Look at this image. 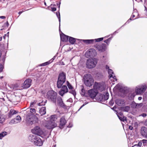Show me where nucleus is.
<instances>
[{"label": "nucleus", "instance_id": "obj_18", "mask_svg": "<svg viewBox=\"0 0 147 147\" xmlns=\"http://www.w3.org/2000/svg\"><path fill=\"white\" fill-rule=\"evenodd\" d=\"M88 94L89 96L92 98H94L96 96L97 94V92L94 89H92L88 91Z\"/></svg>", "mask_w": 147, "mask_h": 147}, {"label": "nucleus", "instance_id": "obj_38", "mask_svg": "<svg viewBox=\"0 0 147 147\" xmlns=\"http://www.w3.org/2000/svg\"><path fill=\"white\" fill-rule=\"evenodd\" d=\"M103 38H99L94 39V43L96 42L100 41L102 40H103Z\"/></svg>", "mask_w": 147, "mask_h": 147}, {"label": "nucleus", "instance_id": "obj_19", "mask_svg": "<svg viewBox=\"0 0 147 147\" xmlns=\"http://www.w3.org/2000/svg\"><path fill=\"white\" fill-rule=\"evenodd\" d=\"M57 102L58 104L62 107H64L65 105L63 102L62 98L60 96L57 98Z\"/></svg>", "mask_w": 147, "mask_h": 147}, {"label": "nucleus", "instance_id": "obj_27", "mask_svg": "<svg viewBox=\"0 0 147 147\" xmlns=\"http://www.w3.org/2000/svg\"><path fill=\"white\" fill-rule=\"evenodd\" d=\"M57 119V116L56 115H52L50 117V120L51 121H55Z\"/></svg>", "mask_w": 147, "mask_h": 147}, {"label": "nucleus", "instance_id": "obj_12", "mask_svg": "<svg viewBox=\"0 0 147 147\" xmlns=\"http://www.w3.org/2000/svg\"><path fill=\"white\" fill-rule=\"evenodd\" d=\"M32 132L34 134L39 136H41L43 133L42 130L38 126H36L34 129H32Z\"/></svg>", "mask_w": 147, "mask_h": 147}, {"label": "nucleus", "instance_id": "obj_64", "mask_svg": "<svg viewBox=\"0 0 147 147\" xmlns=\"http://www.w3.org/2000/svg\"><path fill=\"white\" fill-rule=\"evenodd\" d=\"M145 136L146 137V138L147 139V134H146V135Z\"/></svg>", "mask_w": 147, "mask_h": 147}, {"label": "nucleus", "instance_id": "obj_28", "mask_svg": "<svg viewBox=\"0 0 147 147\" xmlns=\"http://www.w3.org/2000/svg\"><path fill=\"white\" fill-rule=\"evenodd\" d=\"M56 5H51L49 7V9L53 11H55L56 10Z\"/></svg>", "mask_w": 147, "mask_h": 147}, {"label": "nucleus", "instance_id": "obj_26", "mask_svg": "<svg viewBox=\"0 0 147 147\" xmlns=\"http://www.w3.org/2000/svg\"><path fill=\"white\" fill-rule=\"evenodd\" d=\"M117 116L121 121H126V118L123 116L122 113H120V115H118Z\"/></svg>", "mask_w": 147, "mask_h": 147}, {"label": "nucleus", "instance_id": "obj_53", "mask_svg": "<svg viewBox=\"0 0 147 147\" xmlns=\"http://www.w3.org/2000/svg\"><path fill=\"white\" fill-rule=\"evenodd\" d=\"M141 115L142 117H145L146 116V113H143Z\"/></svg>", "mask_w": 147, "mask_h": 147}, {"label": "nucleus", "instance_id": "obj_45", "mask_svg": "<svg viewBox=\"0 0 147 147\" xmlns=\"http://www.w3.org/2000/svg\"><path fill=\"white\" fill-rule=\"evenodd\" d=\"M69 92L72 94L74 96L76 95V92L75 91L72 89Z\"/></svg>", "mask_w": 147, "mask_h": 147}, {"label": "nucleus", "instance_id": "obj_16", "mask_svg": "<svg viewBox=\"0 0 147 147\" xmlns=\"http://www.w3.org/2000/svg\"><path fill=\"white\" fill-rule=\"evenodd\" d=\"M95 47L97 49L101 52L105 51L106 49V45L105 44H103L101 45H97Z\"/></svg>", "mask_w": 147, "mask_h": 147}, {"label": "nucleus", "instance_id": "obj_1", "mask_svg": "<svg viewBox=\"0 0 147 147\" xmlns=\"http://www.w3.org/2000/svg\"><path fill=\"white\" fill-rule=\"evenodd\" d=\"M147 88V85L145 84L137 85L135 88V93H133L131 94V97H134L136 95H142L145 92Z\"/></svg>", "mask_w": 147, "mask_h": 147}, {"label": "nucleus", "instance_id": "obj_42", "mask_svg": "<svg viewBox=\"0 0 147 147\" xmlns=\"http://www.w3.org/2000/svg\"><path fill=\"white\" fill-rule=\"evenodd\" d=\"M131 107L133 108H136V107L137 105V103L134 102H133L131 104Z\"/></svg>", "mask_w": 147, "mask_h": 147}, {"label": "nucleus", "instance_id": "obj_32", "mask_svg": "<svg viewBox=\"0 0 147 147\" xmlns=\"http://www.w3.org/2000/svg\"><path fill=\"white\" fill-rule=\"evenodd\" d=\"M52 62V61H51V60H49L48 61L46 62H45L44 63L41 64L40 65V66H45L47 65L50 63H51Z\"/></svg>", "mask_w": 147, "mask_h": 147}, {"label": "nucleus", "instance_id": "obj_33", "mask_svg": "<svg viewBox=\"0 0 147 147\" xmlns=\"http://www.w3.org/2000/svg\"><path fill=\"white\" fill-rule=\"evenodd\" d=\"M47 102L46 100H43L41 102H39L38 103V105L39 106H41L43 105H45V103Z\"/></svg>", "mask_w": 147, "mask_h": 147}, {"label": "nucleus", "instance_id": "obj_47", "mask_svg": "<svg viewBox=\"0 0 147 147\" xmlns=\"http://www.w3.org/2000/svg\"><path fill=\"white\" fill-rule=\"evenodd\" d=\"M30 112L32 113H34L36 112V110L34 109L31 108L30 109Z\"/></svg>", "mask_w": 147, "mask_h": 147}, {"label": "nucleus", "instance_id": "obj_61", "mask_svg": "<svg viewBox=\"0 0 147 147\" xmlns=\"http://www.w3.org/2000/svg\"><path fill=\"white\" fill-rule=\"evenodd\" d=\"M6 25H7V26L8 27V26H9V23L8 22H7L6 23Z\"/></svg>", "mask_w": 147, "mask_h": 147}, {"label": "nucleus", "instance_id": "obj_11", "mask_svg": "<svg viewBox=\"0 0 147 147\" xmlns=\"http://www.w3.org/2000/svg\"><path fill=\"white\" fill-rule=\"evenodd\" d=\"M94 89L100 91H103L105 89V86L102 83L95 82L94 86Z\"/></svg>", "mask_w": 147, "mask_h": 147}, {"label": "nucleus", "instance_id": "obj_8", "mask_svg": "<svg viewBox=\"0 0 147 147\" xmlns=\"http://www.w3.org/2000/svg\"><path fill=\"white\" fill-rule=\"evenodd\" d=\"M26 121L28 124L32 125L37 123L38 119L37 118L35 115H30L27 116Z\"/></svg>", "mask_w": 147, "mask_h": 147}, {"label": "nucleus", "instance_id": "obj_6", "mask_svg": "<svg viewBox=\"0 0 147 147\" xmlns=\"http://www.w3.org/2000/svg\"><path fill=\"white\" fill-rule=\"evenodd\" d=\"M57 93L53 90L49 91L47 94V98L54 103H56Z\"/></svg>", "mask_w": 147, "mask_h": 147}, {"label": "nucleus", "instance_id": "obj_13", "mask_svg": "<svg viewBox=\"0 0 147 147\" xmlns=\"http://www.w3.org/2000/svg\"><path fill=\"white\" fill-rule=\"evenodd\" d=\"M32 80L30 79H27L21 85L22 89L27 88L29 87L31 85Z\"/></svg>", "mask_w": 147, "mask_h": 147}, {"label": "nucleus", "instance_id": "obj_46", "mask_svg": "<svg viewBox=\"0 0 147 147\" xmlns=\"http://www.w3.org/2000/svg\"><path fill=\"white\" fill-rule=\"evenodd\" d=\"M5 119L2 116L0 117V122L2 123L5 121Z\"/></svg>", "mask_w": 147, "mask_h": 147}, {"label": "nucleus", "instance_id": "obj_14", "mask_svg": "<svg viewBox=\"0 0 147 147\" xmlns=\"http://www.w3.org/2000/svg\"><path fill=\"white\" fill-rule=\"evenodd\" d=\"M108 73L109 74V78L113 82L116 81L117 79L115 76L114 72L111 69H109L108 70Z\"/></svg>", "mask_w": 147, "mask_h": 147}, {"label": "nucleus", "instance_id": "obj_29", "mask_svg": "<svg viewBox=\"0 0 147 147\" xmlns=\"http://www.w3.org/2000/svg\"><path fill=\"white\" fill-rule=\"evenodd\" d=\"M69 41L71 44H73L76 42V38L70 37L69 38Z\"/></svg>", "mask_w": 147, "mask_h": 147}, {"label": "nucleus", "instance_id": "obj_30", "mask_svg": "<svg viewBox=\"0 0 147 147\" xmlns=\"http://www.w3.org/2000/svg\"><path fill=\"white\" fill-rule=\"evenodd\" d=\"M7 132L6 131H3L0 133V140H1L2 138L7 135Z\"/></svg>", "mask_w": 147, "mask_h": 147}, {"label": "nucleus", "instance_id": "obj_35", "mask_svg": "<svg viewBox=\"0 0 147 147\" xmlns=\"http://www.w3.org/2000/svg\"><path fill=\"white\" fill-rule=\"evenodd\" d=\"M142 145V143L141 142H138V144L134 145L132 147H141Z\"/></svg>", "mask_w": 147, "mask_h": 147}, {"label": "nucleus", "instance_id": "obj_31", "mask_svg": "<svg viewBox=\"0 0 147 147\" xmlns=\"http://www.w3.org/2000/svg\"><path fill=\"white\" fill-rule=\"evenodd\" d=\"M63 90L66 93L68 92V89L67 86L65 85H63L61 89Z\"/></svg>", "mask_w": 147, "mask_h": 147}, {"label": "nucleus", "instance_id": "obj_34", "mask_svg": "<svg viewBox=\"0 0 147 147\" xmlns=\"http://www.w3.org/2000/svg\"><path fill=\"white\" fill-rule=\"evenodd\" d=\"M137 11V10H134V12L133 13V14L132 16L128 20V21L126 22V23H129V20H131V19L134 18L135 16V15L134 14V12H136Z\"/></svg>", "mask_w": 147, "mask_h": 147}, {"label": "nucleus", "instance_id": "obj_50", "mask_svg": "<svg viewBox=\"0 0 147 147\" xmlns=\"http://www.w3.org/2000/svg\"><path fill=\"white\" fill-rule=\"evenodd\" d=\"M88 103V102H85L84 104L82 105L81 106V107H80V108L78 110V111H79V110L81 109L83 107H84V105H86V104H87Z\"/></svg>", "mask_w": 147, "mask_h": 147}, {"label": "nucleus", "instance_id": "obj_24", "mask_svg": "<svg viewBox=\"0 0 147 147\" xmlns=\"http://www.w3.org/2000/svg\"><path fill=\"white\" fill-rule=\"evenodd\" d=\"M39 113L41 115H45L46 113V108L45 107H42L39 110Z\"/></svg>", "mask_w": 147, "mask_h": 147}, {"label": "nucleus", "instance_id": "obj_25", "mask_svg": "<svg viewBox=\"0 0 147 147\" xmlns=\"http://www.w3.org/2000/svg\"><path fill=\"white\" fill-rule=\"evenodd\" d=\"M115 102L116 104L119 106H121L124 103V102L123 100L119 99H117Z\"/></svg>", "mask_w": 147, "mask_h": 147}, {"label": "nucleus", "instance_id": "obj_62", "mask_svg": "<svg viewBox=\"0 0 147 147\" xmlns=\"http://www.w3.org/2000/svg\"><path fill=\"white\" fill-rule=\"evenodd\" d=\"M23 12V11H20L18 13V14L20 15Z\"/></svg>", "mask_w": 147, "mask_h": 147}, {"label": "nucleus", "instance_id": "obj_36", "mask_svg": "<svg viewBox=\"0 0 147 147\" xmlns=\"http://www.w3.org/2000/svg\"><path fill=\"white\" fill-rule=\"evenodd\" d=\"M66 84L69 90H71L73 88L72 86L68 81H67Z\"/></svg>", "mask_w": 147, "mask_h": 147}, {"label": "nucleus", "instance_id": "obj_2", "mask_svg": "<svg viewBox=\"0 0 147 147\" xmlns=\"http://www.w3.org/2000/svg\"><path fill=\"white\" fill-rule=\"evenodd\" d=\"M29 140L33 142L36 146H41L42 145L43 142L40 138L35 135L30 134L28 137Z\"/></svg>", "mask_w": 147, "mask_h": 147}, {"label": "nucleus", "instance_id": "obj_41", "mask_svg": "<svg viewBox=\"0 0 147 147\" xmlns=\"http://www.w3.org/2000/svg\"><path fill=\"white\" fill-rule=\"evenodd\" d=\"M56 15L57 16V17L59 19V26H60V13L59 12H58L56 13Z\"/></svg>", "mask_w": 147, "mask_h": 147}, {"label": "nucleus", "instance_id": "obj_23", "mask_svg": "<svg viewBox=\"0 0 147 147\" xmlns=\"http://www.w3.org/2000/svg\"><path fill=\"white\" fill-rule=\"evenodd\" d=\"M81 40L87 45L93 44L94 43V39L82 40Z\"/></svg>", "mask_w": 147, "mask_h": 147}, {"label": "nucleus", "instance_id": "obj_17", "mask_svg": "<svg viewBox=\"0 0 147 147\" xmlns=\"http://www.w3.org/2000/svg\"><path fill=\"white\" fill-rule=\"evenodd\" d=\"M66 123V121L65 120L64 117V116L62 117L60 120L59 125V127L61 129L63 128Z\"/></svg>", "mask_w": 147, "mask_h": 147}, {"label": "nucleus", "instance_id": "obj_10", "mask_svg": "<svg viewBox=\"0 0 147 147\" xmlns=\"http://www.w3.org/2000/svg\"><path fill=\"white\" fill-rule=\"evenodd\" d=\"M97 55V52L96 50L93 49H90L85 53V55L87 58L89 57H94Z\"/></svg>", "mask_w": 147, "mask_h": 147}, {"label": "nucleus", "instance_id": "obj_39", "mask_svg": "<svg viewBox=\"0 0 147 147\" xmlns=\"http://www.w3.org/2000/svg\"><path fill=\"white\" fill-rule=\"evenodd\" d=\"M111 39V38H109L108 39L105 40L104 41V42H105L108 45H109Z\"/></svg>", "mask_w": 147, "mask_h": 147}, {"label": "nucleus", "instance_id": "obj_54", "mask_svg": "<svg viewBox=\"0 0 147 147\" xmlns=\"http://www.w3.org/2000/svg\"><path fill=\"white\" fill-rule=\"evenodd\" d=\"M34 103H34V102H32L31 103L30 106L31 107H33Z\"/></svg>", "mask_w": 147, "mask_h": 147}, {"label": "nucleus", "instance_id": "obj_48", "mask_svg": "<svg viewBox=\"0 0 147 147\" xmlns=\"http://www.w3.org/2000/svg\"><path fill=\"white\" fill-rule=\"evenodd\" d=\"M141 142H142V143H143L144 144H145V145L147 144V140H143Z\"/></svg>", "mask_w": 147, "mask_h": 147}, {"label": "nucleus", "instance_id": "obj_55", "mask_svg": "<svg viewBox=\"0 0 147 147\" xmlns=\"http://www.w3.org/2000/svg\"><path fill=\"white\" fill-rule=\"evenodd\" d=\"M129 129H130V130H132L133 129V127L131 126H129Z\"/></svg>", "mask_w": 147, "mask_h": 147}, {"label": "nucleus", "instance_id": "obj_37", "mask_svg": "<svg viewBox=\"0 0 147 147\" xmlns=\"http://www.w3.org/2000/svg\"><path fill=\"white\" fill-rule=\"evenodd\" d=\"M86 93V91L83 88V87H82L81 91L80 92V94L82 96H84Z\"/></svg>", "mask_w": 147, "mask_h": 147}, {"label": "nucleus", "instance_id": "obj_9", "mask_svg": "<svg viewBox=\"0 0 147 147\" xmlns=\"http://www.w3.org/2000/svg\"><path fill=\"white\" fill-rule=\"evenodd\" d=\"M43 125L47 129H52L56 127L57 124L54 121H47L45 123L43 124Z\"/></svg>", "mask_w": 147, "mask_h": 147}, {"label": "nucleus", "instance_id": "obj_22", "mask_svg": "<svg viewBox=\"0 0 147 147\" xmlns=\"http://www.w3.org/2000/svg\"><path fill=\"white\" fill-rule=\"evenodd\" d=\"M141 133L142 136H145L147 133V128L144 127H142Z\"/></svg>", "mask_w": 147, "mask_h": 147}, {"label": "nucleus", "instance_id": "obj_43", "mask_svg": "<svg viewBox=\"0 0 147 147\" xmlns=\"http://www.w3.org/2000/svg\"><path fill=\"white\" fill-rule=\"evenodd\" d=\"M130 108L129 106H126L123 108V110L125 111L128 112Z\"/></svg>", "mask_w": 147, "mask_h": 147}, {"label": "nucleus", "instance_id": "obj_20", "mask_svg": "<svg viewBox=\"0 0 147 147\" xmlns=\"http://www.w3.org/2000/svg\"><path fill=\"white\" fill-rule=\"evenodd\" d=\"M18 113V111L14 109H11L8 113V116L9 118H11L12 116Z\"/></svg>", "mask_w": 147, "mask_h": 147}, {"label": "nucleus", "instance_id": "obj_15", "mask_svg": "<svg viewBox=\"0 0 147 147\" xmlns=\"http://www.w3.org/2000/svg\"><path fill=\"white\" fill-rule=\"evenodd\" d=\"M21 121V118L19 115H18L14 119H12L9 122L10 124H16L20 123Z\"/></svg>", "mask_w": 147, "mask_h": 147}, {"label": "nucleus", "instance_id": "obj_57", "mask_svg": "<svg viewBox=\"0 0 147 147\" xmlns=\"http://www.w3.org/2000/svg\"><path fill=\"white\" fill-rule=\"evenodd\" d=\"M106 69H108V70L109 69V67L108 65H106Z\"/></svg>", "mask_w": 147, "mask_h": 147}, {"label": "nucleus", "instance_id": "obj_3", "mask_svg": "<svg viewBox=\"0 0 147 147\" xmlns=\"http://www.w3.org/2000/svg\"><path fill=\"white\" fill-rule=\"evenodd\" d=\"M83 79L84 83L87 86L90 87L93 84L94 80L90 74H88L84 75Z\"/></svg>", "mask_w": 147, "mask_h": 147}, {"label": "nucleus", "instance_id": "obj_4", "mask_svg": "<svg viewBox=\"0 0 147 147\" xmlns=\"http://www.w3.org/2000/svg\"><path fill=\"white\" fill-rule=\"evenodd\" d=\"M98 61V59L96 58L88 59L86 62L87 68L90 69L95 67Z\"/></svg>", "mask_w": 147, "mask_h": 147}, {"label": "nucleus", "instance_id": "obj_40", "mask_svg": "<svg viewBox=\"0 0 147 147\" xmlns=\"http://www.w3.org/2000/svg\"><path fill=\"white\" fill-rule=\"evenodd\" d=\"M63 90L61 89V90L59 92V94L61 96H63L64 94L66 93Z\"/></svg>", "mask_w": 147, "mask_h": 147}, {"label": "nucleus", "instance_id": "obj_59", "mask_svg": "<svg viewBox=\"0 0 147 147\" xmlns=\"http://www.w3.org/2000/svg\"><path fill=\"white\" fill-rule=\"evenodd\" d=\"M142 98L141 97H139L138 98V100H141L142 99Z\"/></svg>", "mask_w": 147, "mask_h": 147}, {"label": "nucleus", "instance_id": "obj_21", "mask_svg": "<svg viewBox=\"0 0 147 147\" xmlns=\"http://www.w3.org/2000/svg\"><path fill=\"white\" fill-rule=\"evenodd\" d=\"M69 36L62 34L60 35L61 40L63 42H67L68 40Z\"/></svg>", "mask_w": 147, "mask_h": 147}, {"label": "nucleus", "instance_id": "obj_60", "mask_svg": "<svg viewBox=\"0 0 147 147\" xmlns=\"http://www.w3.org/2000/svg\"><path fill=\"white\" fill-rule=\"evenodd\" d=\"M55 56L54 57H53V58L52 59H51L50 60H51V61H53V60L55 59Z\"/></svg>", "mask_w": 147, "mask_h": 147}, {"label": "nucleus", "instance_id": "obj_51", "mask_svg": "<svg viewBox=\"0 0 147 147\" xmlns=\"http://www.w3.org/2000/svg\"><path fill=\"white\" fill-rule=\"evenodd\" d=\"M144 7L145 8V14L147 16V9L146 7L145 6H144Z\"/></svg>", "mask_w": 147, "mask_h": 147}, {"label": "nucleus", "instance_id": "obj_52", "mask_svg": "<svg viewBox=\"0 0 147 147\" xmlns=\"http://www.w3.org/2000/svg\"><path fill=\"white\" fill-rule=\"evenodd\" d=\"M144 124L145 125L147 126V119L145 121Z\"/></svg>", "mask_w": 147, "mask_h": 147}, {"label": "nucleus", "instance_id": "obj_49", "mask_svg": "<svg viewBox=\"0 0 147 147\" xmlns=\"http://www.w3.org/2000/svg\"><path fill=\"white\" fill-rule=\"evenodd\" d=\"M3 69V66L1 64H0V72L2 71Z\"/></svg>", "mask_w": 147, "mask_h": 147}, {"label": "nucleus", "instance_id": "obj_5", "mask_svg": "<svg viewBox=\"0 0 147 147\" xmlns=\"http://www.w3.org/2000/svg\"><path fill=\"white\" fill-rule=\"evenodd\" d=\"M66 79L65 74L63 72L60 73L57 82V87L58 88L61 87L63 84L65 82Z\"/></svg>", "mask_w": 147, "mask_h": 147}, {"label": "nucleus", "instance_id": "obj_44", "mask_svg": "<svg viewBox=\"0 0 147 147\" xmlns=\"http://www.w3.org/2000/svg\"><path fill=\"white\" fill-rule=\"evenodd\" d=\"M143 105V104L142 103H139V104H137V105H136V108H138L141 107H142Z\"/></svg>", "mask_w": 147, "mask_h": 147}, {"label": "nucleus", "instance_id": "obj_56", "mask_svg": "<svg viewBox=\"0 0 147 147\" xmlns=\"http://www.w3.org/2000/svg\"><path fill=\"white\" fill-rule=\"evenodd\" d=\"M0 18L2 19H4L5 18V17L4 16H0Z\"/></svg>", "mask_w": 147, "mask_h": 147}, {"label": "nucleus", "instance_id": "obj_63", "mask_svg": "<svg viewBox=\"0 0 147 147\" xmlns=\"http://www.w3.org/2000/svg\"><path fill=\"white\" fill-rule=\"evenodd\" d=\"M119 85L118 84L116 87H115V88H118L119 87Z\"/></svg>", "mask_w": 147, "mask_h": 147}, {"label": "nucleus", "instance_id": "obj_58", "mask_svg": "<svg viewBox=\"0 0 147 147\" xmlns=\"http://www.w3.org/2000/svg\"><path fill=\"white\" fill-rule=\"evenodd\" d=\"M57 5L58 6L59 8H60V3H57Z\"/></svg>", "mask_w": 147, "mask_h": 147}, {"label": "nucleus", "instance_id": "obj_7", "mask_svg": "<svg viewBox=\"0 0 147 147\" xmlns=\"http://www.w3.org/2000/svg\"><path fill=\"white\" fill-rule=\"evenodd\" d=\"M109 98V94L108 93H107L105 95L98 93L97 94L96 96V99L98 102H102L108 100Z\"/></svg>", "mask_w": 147, "mask_h": 147}]
</instances>
